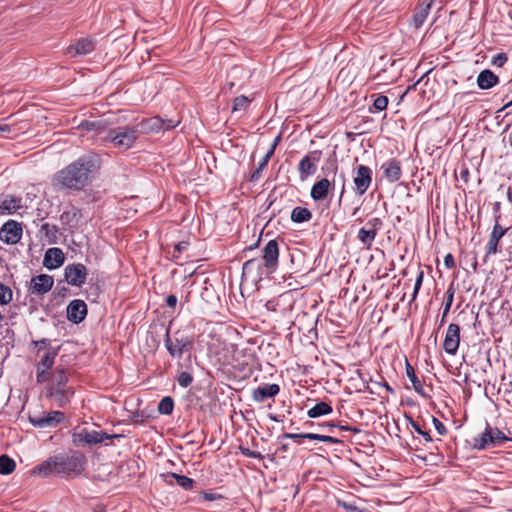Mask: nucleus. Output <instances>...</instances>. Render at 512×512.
<instances>
[{"mask_svg":"<svg viewBox=\"0 0 512 512\" xmlns=\"http://www.w3.org/2000/svg\"><path fill=\"white\" fill-rule=\"evenodd\" d=\"M98 168L96 156H82L56 172L52 177V185L57 190H84Z\"/></svg>","mask_w":512,"mask_h":512,"instance_id":"1","label":"nucleus"},{"mask_svg":"<svg viewBox=\"0 0 512 512\" xmlns=\"http://www.w3.org/2000/svg\"><path fill=\"white\" fill-rule=\"evenodd\" d=\"M87 463L86 457L78 452L59 454L50 457L38 466V473L47 476L55 473L61 477H78L82 474Z\"/></svg>","mask_w":512,"mask_h":512,"instance_id":"2","label":"nucleus"},{"mask_svg":"<svg viewBox=\"0 0 512 512\" xmlns=\"http://www.w3.org/2000/svg\"><path fill=\"white\" fill-rule=\"evenodd\" d=\"M138 136L137 126H122L107 131L103 140L110 142L115 148L125 151L133 146Z\"/></svg>","mask_w":512,"mask_h":512,"instance_id":"3","label":"nucleus"},{"mask_svg":"<svg viewBox=\"0 0 512 512\" xmlns=\"http://www.w3.org/2000/svg\"><path fill=\"white\" fill-rule=\"evenodd\" d=\"M381 225L382 222L379 218H373L367 221L366 225L358 231L357 239L359 242L369 249L372 246Z\"/></svg>","mask_w":512,"mask_h":512,"instance_id":"4","label":"nucleus"},{"mask_svg":"<svg viewBox=\"0 0 512 512\" xmlns=\"http://www.w3.org/2000/svg\"><path fill=\"white\" fill-rule=\"evenodd\" d=\"M118 435H110L107 433L82 429L81 431L73 434V442L76 444L86 443L89 445L102 443L106 439H112Z\"/></svg>","mask_w":512,"mask_h":512,"instance_id":"5","label":"nucleus"},{"mask_svg":"<svg viewBox=\"0 0 512 512\" xmlns=\"http://www.w3.org/2000/svg\"><path fill=\"white\" fill-rule=\"evenodd\" d=\"M22 237L21 225L14 221H7L0 229V239L6 244H16Z\"/></svg>","mask_w":512,"mask_h":512,"instance_id":"6","label":"nucleus"},{"mask_svg":"<svg viewBox=\"0 0 512 512\" xmlns=\"http://www.w3.org/2000/svg\"><path fill=\"white\" fill-rule=\"evenodd\" d=\"M372 182V171L369 167L360 165L356 168L355 175L353 177V183L355 185L356 192L359 195H363L368 190Z\"/></svg>","mask_w":512,"mask_h":512,"instance_id":"7","label":"nucleus"},{"mask_svg":"<svg viewBox=\"0 0 512 512\" xmlns=\"http://www.w3.org/2000/svg\"><path fill=\"white\" fill-rule=\"evenodd\" d=\"M500 219H501V215H496L494 217L495 223H494L493 229L491 231V234H490V237H489V240L487 243V248H486L487 255L496 254L498 252L499 241L502 239V237L508 231V228H504L500 224Z\"/></svg>","mask_w":512,"mask_h":512,"instance_id":"8","label":"nucleus"},{"mask_svg":"<svg viewBox=\"0 0 512 512\" xmlns=\"http://www.w3.org/2000/svg\"><path fill=\"white\" fill-rule=\"evenodd\" d=\"M57 353V349L50 348L42 356L41 361L37 367L36 379L38 383H44L48 380V371L52 368Z\"/></svg>","mask_w":512,"mask_h":512,"instance_id":"9","label":"nucleus"},{"mask_svg":"<svg viewBox=\"0 0 512 512\" xmlns=\"http://www.w3.org/2000/svg\"><path fill=\"white\" fill-rule=\"evenodd\" d=\"M87 276L86 267L83 264H71L65 268V279L73 286H81Z\"/></svg>","mask_w":512,"mask_h":512,"instance_id":"10","label":"nucleus"},{"mask_svg":"<svg viewBox=\"0 0 512 512\" xmlns=\"http://www.w3.org/2000/svg\"><path fill=\"white\" fill-rule=\"evenodd\" d=\"M460 342V327L457 324L451 323L448 326L446 336L444 339V350L451 355H454L459 347Z\"/></svg>","mask_w":512,"mask_h":512,"instance_id":"11","label":"nucleus"},{"mask_svg":"<svg viewBox=\"0 0 512 512\" xmlns=\"http://www.w3.org/2000/svg\"><path fill=\"white\" fill-rule=\"evenodd\" d=\"M53 277L47 274H40L31 279L30 292L32 294L42 295L47 293L53 287Z\"/></svg>","mask_w":512,"mask_h":512,"instance_id":"12","label":"nucleus"},{"mask_svg":"<svg viewBox=\"0 0 512 512\" xmlns=\"http://www.w3.org/2000/svg\"><path fill=\"white\" fill-rule=\"evenodd\" d=\"M320 160L319 152H312L304 156L298 166V170L301 175V179H305L310 175H313L317 169V162Z\"/></svg>","mask_w":512,"mask_h":512,"instance_id":"13","label":"nucleus"},{"mask_svg":"<svg viewBox=\"0 0 512 512\" xmlns=\"http://www.w3.org/2000/svg\"><path fill=\"white\" fill-rule=\"evenodd\" d=\"M64 419V414L54 411L40 417L30 418L31 423L38 428L56 427Z\"/></svg>","mask_w":512,"mask_h":512,"instance_id":"14","label":"nucleus"},{"mask_svg":"<svg viewBox=\"0 0 512 512\" xmlns=\"http://www.w3.org/2000/svg\"><path fill=\"white\" fill-rule=\"evenodd\" d=\"M87 315V305L83 300H73L67 307V317L73 323L82 322Z\"/></svg>","mask_w":512,"mask_h":512,"instance_id":"15","label":"nucleus"},{"mask_svg":"<svg viewBox=\"0 0 512 512\" xmlns=\"http://www.w3.org/2000/svg\"><path fill=\"white\" fill-rule=\"evenodd\" d=\"M265 266L274 269L278 262L279 248L276 240H270L263 251Z\"/></svg>","mask_w":512,"mask_h":512,"instance_id":"16","label":"nucleus"},{"mask_svg":"<svg viewBox=\"0 0 512 512\" xmlns=\"http://www.w3.org/2000/svg\"><path fill=\"white\" fill-rule=\"evenodd\" d=\"M64 262V254L60 248H49L44 256L43 264L48 269L60 267Z\"/></svg>","mask_w":512,"mask_h":512,"instance_id":"17","label":"nucleus"},{"mask_svg":"<svg viewBox=\"0 0 512 512\" xmlns=\"http://www.w3.org/2000/svg\"><path fill=\"white\" fill-rule=\"evenodd\" d=\"M280 391V387L277 384H266L253 390L252 397L258 402L262 403L267 398L276 396Z\"/></svg>","mask_w":512,"mask_h":512,"instance_id":"18","label":"nucleus"},{"mask_svg":"<svg viewBox=\"0 0 512 512\" xmlns=\"http://www.w3.org/2000/svg\"><path fill=\"white\" fill-rule=\"evenodd\" d=\"M165 345L171 356L181 357L183 352L187 350L190 342L186 338L171 339L167 337Z\"/></svg>","mask_w":512,"mask_h":512,"instance_id":"19","label":"nucleus"},{"mask_svg":"<svg viewBox=\"0 0 512 512\" xmlns=\"http://www.w3.org/2000/svg\"><path fill=\"white\" fill-rule=\"evenodd\" d=\"M49 397L59 406H65L69 400L70 396L73 394L71 388H63V387H49Z\"/></svg>","mask_w":512,"mask_h":512,"instance_id":"20","label":"nucleus"},{"mask_svg":"<svg viewBox=\"0 0 512 512\" xmlns=\"http://www.w3.org/2000/svg\"><path fill=\"white\" fill-rule=\"evenodd\" d=\"M94 48L95 45L91 39L82 38L67 48V54L71 56L85 55L91 53Z\"/></svg>","mask_w":512,"mask_h":512,"instance_id":"21","label":"nucleus"},{"mask_svg":"<svg viewBox=\"0 0 512 512\" xmlns=\"http://www.w3.org/2000/svg\"><path fill=\"white\" fill-rule=\"evenodd\" d=\"M21 208V199L12 195L0 197V214H13Z\"/></svg>","mask_w":512,"mask_h":512,"instance_id":"22","label":"nucleus"},{"mask_svg":"<svg viewBox=\"0 0 512 512\" xmlns=\"http://www.w3.org/2000/svg\"><path fill=\"white\" fill-rule=\"evenodd\" d=\"M499 82V78L491 70L485 69L477 76V85L480 89L486 90L494 87Z\"/></svg>","mask_w":512,"mask_h":512,"instance_id":"23","label":"nucleus"},{"mask_svg":"<svg viewBox=\"0 0 512 512\" xmlns=\"http://www.w3.org/2000/svg\"><path fill=\"white\" fill-rule=\"evenodd\" d=\"M385 178L390 182H396L401 177V167L398 161L389 160L382 165Z\"/></svg>","mask_w":512,"mask_h":512,"instance_id":"24","label":"nucleus"},{"mask_svg":"<svg viewBox=\"0 0 512 512\" xmlns=\"http://www.w3.org/2000/svg\"><path fill=\"white\" fill-rule=\"evenodd\" d=\"M331 186V183L328 179L323 178L320 181H317L311 189V197L314 200H323L326 198L329 188Z\"/></svg>","mask_w":512,"mask_h":512,"instance_id":"25","label":"nucleus"},{"mask_svg":"<svg viewBox=\"0 0 512 512\" xmlns=\"http://www.w3.org/2000/svg\"><path fill=\"white\" fill-rule=\"evenodd\" d=\"M162 476L164 477V480L169 484L172 483L173 479L176 480L177 484L184 488L185 490H190L193 487V480L184 475H178L176 473H167Z\"/></svg>","mask_w":512,"mask_h":512,"instance_id":"26","label":"nucleus"},{"mask_svg":"<svg viewBox=\"0 0 512 512\" xmlns=\"http://www.w3.org/2000/svg\"><path fill=\"white\" fill-rule=\"evenodd\" d=\"M489 436H491L490 426L487 425L484 432L473 439V447L478 450H483L489 446H492V442H490Z\"/></svg>","mask_w":512,"mask_h":512,"instance_id":"27","label":"nucleus"},{"mask_svg":"<svg viewBox=\"0 0 512 512\" xmlns=\"http://www.w3.org/2000/svg\"><path fill=\"white\" fill-rule=\"evenodd\" d=\"M332 407L326 402H319L307 412L308 417L317 418L332 413Z\"/></svg>","mask_w":512,"mask_h":512,"instance_id":"28","label":"nucleus"},{"mask_svg":"<svg viewBox=\"0 0 512 512\" xmlns=\"http://www.w3.org/2000/svg\"><path fill=\"white\" fill-rule=\"evenodd\" d=\"M79 128L87 131H94L95 135H102L106 133V126L102 121H83L79 125Z\"/></svg>","mask_w":512,"mask_h":512,"instance_id":"29","label":"nucleus"},{"mask_svg":"<svg viewBox=\"0 0 512 512\" xmlns=\"http://www.w3.org/2000/svg\"><path fill=\"white\" fill-rule=\"evenodd\" d=\"M311 212L303 207H295L291 213V219L294 222L301 223L310 220Z\"/></svg>","mask_w":512,"mask_h":512,"instance_id":"30","label":"nucleus"},{"mask_svg":"<svg viewBox=\"0 0 512 512\" xmlns=\"http://www.w3.org/2000/svg\"><path fill=\"white\" fill-rule=\"evenodd\" d=\"M16 464L13 459L7 455L0 456V474L8 475L15 470Z\"/></svg>","mask_w":512,"mask_h":512,"instance_id":"31","label":"nucleus"},{"mask_svg":"<svg viewBox=\"0 0 512 512\" xmlns=\"http://www.w3.org/2000/svg\"><path fill=\"white\" fill-rule=\"evenodd\" d=\"M406 375L411 381L414 390L418 393H421L423 390V385L417 378L414 368L408 362L406 363Z\"/></svg>","mask_w":512,"mask_h":512,"instance_id":"32","label":"nucleus"},{"mask_svg":"<svg viewBox=\"0 0 512 512\" xmlns=\"http://www.w3.org/2000/svg\"><path fill=\"white\" fill-rule=\"evenodd\" d=\"M67 381H68V377H67L65 371L62 369L56 370L53 373L50 387L67 388L66 387Z\"/></svg>","mask_w":512,"mask_h":512,"instance_id":"33","label":"nucleus"},{"mask_svg":"<svg viewBox=\"0 0 512 512\" xmlns=\"http://www.w3.org/2000/svg\"><path fill=\"white\" fill-rule=\"evenodd\" d=\"M491 436L490 442H492V446H500L505 441H508L509 438L501 432L498 428H492L490 427Z\"/></svg>","mask_w":512,"mask_h":512,"instance_id":"34","label":"nucleus"},{"mask_svg":"<svg viewBox=\"0 0 512 512\" xmlns=\"http://www.w3.org/2000/svg\"><path fill=\"white\" fill-rule=\"evenodd\" d=\"M250 104V99L244 95L236 97L233 101L232 112L245 111Z\"/></svg>","mask_w":512,"mask_h":512,"instance_id":"35","label":"nucleus"},{"mask_svg":"<svg viewBox=\"0 0 512 512\" xmlns=\"http://www.w3.org/2000/svg\"><path fill=\"white\" fill-rule=\"evenodd\" d=\"M173 408H174V402H173V399L171 397H164L159 402V405H158V411L161 414H164V415L171 414L172 411H173Z\"/></svg>","mask_w":512,"mask_h":512,"instance_id":"36","label":"nucleus"},{"mask_svg":"<svg viewBox=\"0 0 512 512\" xmlns=\"http://www.w3.org/2000/svg\"><path fill=\"white\" fill-rule=\"evenodd\" d=\"M430 8V4H427L425 7L420 8L413 17V23L416 28H419L425 21L428 10Z\"/></svg>","mask_w":512,"mask_h":512,"instance_id":"37","label":"nucleus"},{"mask_svg":"<svg viewBox=\"0 0 512 512\" xmlns=\"http://www.w3.org/2000/svg\"><path fill=\"white\" fill-rule=\"evenodd\" d=\"M303 437L306 439L319 440V441L327 442V443H338L339 442V440L337 438H334L332 436L320 435V434H315V433H305V435Z\"/></svg>","mask_w":512,"mask_h":512,"instance_id":"38","label":"nucleus"},{"mask_svg":"<svg viewBox=\"0 0 512 512\" xmlns=\"http://www.w3.org/2000/svg\"><path fill=\"white\" fill-rule=\"evenodd\" d=\"M12 300L11 290L3 284H0V305L8 304Z\"/></svg>","mask_w":512,"mask_h":512,"instance_id":"39","label":"nucleus"},{"mask_svg":"<svg viewBox=\"0 0 512 512\" xmlns=\"http://www.w3.org/2000/svg\"><path fill=\"white\" fill-rule=\"evenodd\" d=\"M193 381V377L188 372H181L178 376V383L182 387H188Z\"/></svg>","mask_w":512,"mask_h":512,"instance_id":"40","label":"nucleus"},{"mask_svg":"<svg viewBox=\"0 0 512 512\" xmlns=\"http://www.w3.org/2000/svg\"><path fill=\"white\" fill-rule=\"evenodd\" d=\"M374 107L379 110L383 111L387 108L388 105V98L386 96H378L373 103Z\"/></svg>","mask_w":512,"mask_h":512,"instance_id":"41","label":"nucleus"},{"mask_svg":"<svg viewBox=\"0 0 512 512\" xmlns=\"http://www.w3.org/2000/svg\"><path fill=\"white\" fill-rule=\"evenodd\" d=\"M508 58L505 53H499L492 58V65L502 67L507 62Z\"/></svg>","mask_w":512,"mask_h":512,"instance_id":"42","label":"nucleus"},{"mask_svg":"<svg viewBox=\"0 0 512 512\" xmlns=\"http://www.w3.org/2000/svg\"><path fill=\"white\" fill-rule=\"evenodd\" d=\"M423 278H424V273L423 271H419L418 275H417V278H416V281H415V285H414V292H413V297H412V300H414L418 294V291L422 285V282H423Z\"/></svg>","mask_w":512,"mask_h":512,"instance_id":"43","label":"nucleus"},{"mask_svg":"<svg viewBox=\"0 0 512 512\" xmlns=\"http://www.w3.org/2000/svg\"><path fill=\"white\" fill-rule=\"evenodd\" d=\"M432 421H433V424H434V427H435L436 431L440 435L446 434L447 429H446L445 425L440 420H438L437 418L433 417Z\"/></svg>","mask_w":512,"mask_h":512,"instance_id":"44","label":"nucleus"},{"mask_svg":"<svg viewBox=\"0 0 512 512\" xmlns=\"http://www.w3.org/2000/svg\"><path fill=\"white\" fill-rule=\"evenodd\" d=\"M452 302H453V292L448 291L447 301H446L444 311H443V317H445L448 314V312L450 311Z\"/></svg>","mask_w":512,"mask_h":512,"instance_id":"45","label":"nucleus"},{"mask_svg":"<svg viewBox=\"0 0 512 512\" xmlns=\"http://www.w3.org/2000/svg\"><path fill=\"white\" fill-rule=\"evenodd\" d=\"M242 453L245 455V456H248V457H252V458H259L261 459L262 458V455L260 452H257V451H251L247 448H242L241 449Z\"/></svg>","mask_w":512,"mask_h":512,"instance_id":"46","label":"nucleus"},{"mask_svg":"<svg viewBox=\"0 0 512 512\" xmlns=\"http://www.w3.org/2000/svg\"><path fill=\"white\" fill-rule=\"evenodd\" d=\"M412 426H413V428L415 429V431H416L417 433L421 434V435L424 437V439H425L426 441H428V442L432 441V438H431V436L429 435V433L422 431V430H421V428H420V426H419L418 424H416V423H414V422H413V423H412Z\"/></svg>","mask_w":512,"mask_h":512,"instance_id":"47","label":"nucleus"},{"mask_svg":"<svg viewBox=\"0 0 512 512\" xmlns=\"http://www.w3.org/2000/svg\"><path fill=\"white\" fill-rule=\"evenodd\" d=\"M444 264L447 268H453L455 266V261H454V258L451 254H447L445 257H444Z\"/></svg>","mask_w":512,"mask_h":512,"instance_id":"48","label":"nucleus"},{"mask_svg":"<svg viewBox=\"0 0 512 512\" xmlns=\"http://www.w3.org/2000/svg\"><path fill=\"white\" fill-rule=\"evenodd\" d=\"M12 131V126L6 123H0V137Z\"/></svg>","mask_w":512,"mask_h":512,"instance_id":"49","label":"nucleus"},{"mask_svg":"<svg viewBox=\"0 0 512 512\" xmlns=\"http://www.w3.org/2000/svg\"><path fill=\"white\" fill-rule=\"evenodd\" d=\"M142 124L145 126V128H151V129L158 128V120L157 119L147 120V121L143 122Z\"/></svg>","mask_w":512,"mask_h":512,"instance_id":"50","label":"nucleus"},{"mask_svg":"<svg viewBox=\"0 0 512 512\" xmlns=\"http://www.w3.org/2000/svg\"><path fill=\"white\" fill-rule=\"evenodd\" d=\"M166 304L169 307H175L177 304V297L175 295H168L166 298Z\"/></svg>","mask_w":512,"mask_h":512,"instance_id":"51","label":"nucleus"},{"mask_svg":"<svg viewBox=\"0 0 512 512\" xmlns=\"http://www.w3.org/2000/svg\"><path fill=\"white\" fill-rule=\"evenodd\" d=\"M344 508L347 512H364L363 510L353 505L344 504Z\"/></svg>","mask_w":512,"mask_h":512,"instance_id":"52","label":"nucleus"},{"mask_svg":"<svg viewBox=\"0 0 512 512\" xmlns=\"http://www.w3.org/2000/svg\"><path fill=\"white\" fill-rule=\"evenodd\" d=\"M188 246V243L187 242H179L178 244H176L175 246V250L180 253L181 251L185 250Z\"/></svg>","mask_w":512,"mask_h":512,"instance_id":"53","label":"nucleus"},{"mask_svg":"<svg viewBox=\"0 0 512 512\" xmlns=\"http://www.w3.org/2000/svg\"><path fill=\"white\" fill-rule=\"evenodd\" d=\"M305 434H295V433H287L285 434V438H289V439H296V438H304Z\"/></svg>","mask_w":512,"mask_h":512,"instance_id":"54","label":"nucleus"},{"mask_svg":"<svg viewBox=\"0 0 512 512\" xmlns=\"http://www.w3.org/2000/svg\"><path fill=\"white\" fill-rule=\"evenodd\" d=\"M203 498L208 501H213V500L217 499L218 497L212 493H203Z\"/></svg>","mask_w":512,"mask_h":512,"instance_id":"55","label":"nucleus"},{"mask_svg":"<svg viewBox=\"0 0 512 512\" xmlns=\"http://www.w3.org/2000/svg\"><path fill=\"white\" fill-rule=\"evenodd\" d=\"M500 207H501V203H500V202H495V203L493 204L494 217H495L496 215H501V214H500Z\"/></svg>","mask_w":512,"mask_h":512,"instance_id":"56","label":"nucleus"},{"mask_svg":"<svg viewBox=\"0 0 512 512\" xmlns=\"http://www.w3.org/2000/svg\"><path fill=\"white\" fill-rule=\"evenodd\" d=\"M268 161L267 158H264L258 167L259 170H262L267 165Z\"/></svg>","mask_w":512,"mask_h":512,"instance_id":"57","label":"nucleus"},{"mask_svg":"<svg viewBox=\"0 0 512 512\" xmlns=\"http://www.w3.org/2000/svg\"><path fill=\"white\" fill-rule=\"evenodd\" d=\"M260 171L259 168L252 174V180H256L258 177H259V174H260Z\"/></svg>","mask_w":512,"mask_h":512,"instance_id":"58","label":"nucleus"},{"mask_svg":"<svg viewBox=\"0 0 512 512\" xmlns=\"http://www.w3.org/2000/svg\"><path fill=\"white\" fill-rule=\"evenodd\" d=\"M274 148H275V146H272V148L270 149V151L266 154V156L264 158H267V160H269L274 152Z\"/></svg>","mask_w":512,"mask_h":512,"instance_id":"59","label":"nucleus"},{"mask_svg":"<svg viewBox=\"0 0 512 512\" xmlns=\"http://www.w3.org/2000/svg\"><path fill=\"white\" fill-rule=\"evenodd\" d=\"M93 512H105V510L103 508H98V509H95Z\"/></svg>","mask_w":512,"mask_h":512,"instance_id":"60","label":"nucleus"},{"mask_svg":"<svg viewBox=\"0 0 512 512\" xmlns=\"http://www.w3.org/2000/svg\"><path fill=\"white\" fill-rule=\"evenodd\" d=\"M252 263V260H249L247 262L244 263V268H246L248 265H250Z\"/></svg>","mask_w":512,"mask_h":512,"instance_id":"61","label":"nucleus"},{"mask_svg":"<svg viewBox=\"0 0 512 512\" xmlns=\"http://www.w3.org/2000/svg\"><path fill=\"white\" fill-rule=\"evenodd\" d=\"M327 427H329L330 429L334 428L335 425L334 424H327Z\"/></svg>","mask_w":512,"mask_h":512,"instance_id":"62","label":"nucleus"},{"mask_svg":"<svg viewBox=\"0 0 512 512\" xmlns=\"http://www.w3.org/2000/svg\"><path fill=\"white\" fill-rule=\"evenodd\" d=\"M39 344H45V340H42V341L36 342V345H39Z\"/></svg>","mask_w":512,"mask_h":512,"instance_id":"63","label":"nucleus"},{"mask_svg":"<svg viewBox=\"0 0 512 512\" xmlns=\"http://www.w3.org/2000/svg\"><path fill=\"white\" fill-rule=\"evenodd\" d=\"M510 146L512 148V131H511V134H510Z\"/></svg>","mask_w":512,"mask_h":512,"instance_id":"64","label":"nucleus"}]
</instances>
